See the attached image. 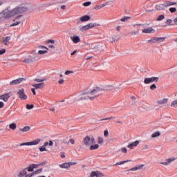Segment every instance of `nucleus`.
<instances>
[{"mask_svg": "<svg viewBox=\"0 0 177 177\" xmlns=\"http://www.w3.org/2000/svg\"><path fill=\"white\" fill-rule=\"evenodd\" d=\"M28 8L24 6H19L12 10L8 12L7 17H13V16H16L17 15H20V13H24V12H27Z\"/></svg>", "mask_w": 177, "mask_h": 177, "instance_id": "nucleus-1", "label": "nucleus"}, {"mask_svg": "<svg viewBox=\"0 0 177 177\" xmlns=\"http://www.w3.org/2000/svg\"><path fill=\"white\" fill-rule=\"evenodd\" d=\"M102 92H103V88L96 87L90 93H84L83 95H88V97H89L90 100H94L96 97H98V96L102 95Z\"/></svg>", "mask_w": 177, "mask_h": 177, "instance_id": "nucleus-2", "label": "nucleus"}, {"mask_svg": "<svg viewBox=\"0 0 177 177\" xmlns=\"http://www.w3.org/2000/svg\"><path fill=\"white\" fill-rule=\"evenodd\" d=\"M100 24H96V23H90L85 26H82L80 30L82 31V32H84V31H86L88 30H91V28H93V27H99Z\"/></svg>", "mask_w": 177, "mask_h": 177, "instance_id": "nucleus-3", "label": "nucleus"}, {"mask_svg": "<svg viewBox=\"0 0 177 177\" xmlns=\"http://www.w3.org/2000/svg\"><path fill=\"white\" fill-rule=\"evenodd\" d=\"M17 95H18L19 99H21V100H27V95H26L24 88L19 89L17 93Z\"/></svg>", "mask_w": 177, "mask_h": 177, "instance_id": "nucleus-4", "label": "nucleus"}, {"mask_svg": "<svg viewBox=\"0 0 177 177\" xmlns=\"http://www.w3.org/2000/svg\"><path fill=\"white\" fill-rule=\"evenodd\" d=\"M158 80H160V77H146L144 80V83L151 84V82H158Z\"/></svg>", "mask_w": 177, "mask_h": 177, "instance_id": "nucleus-5", "label": "nucleus"}, {"mask_svg": "<svg viewBox=\"0 0 177 177\" xmlns=\"http://www.w3.org/2000/svg\"><path fill=\"white\" fill-rule=\"evenodd\" d=\"M24 81H26V78L20 77L17 80H14L10 82V85H19V84H21Z\"/></svg>", "mask_w": 177, "mask_h": 177, "instance_id": "nucleus-6", "label": "nucleus"}, {"mask_svg": "<svg viewBox=\"0 0 177 177\" xmlns=\"http://www.w3.org/2000/svg\"><path fill=\"white\" fill-rule=\"evenodd\" d=\"M175 160H176V158H169L165 160V162H160V164H162V165H169V164H171V162H174V161H175Z\"/></svg>", "mask_w": 177, "mask_h": 177, "instance_id": "nucleus-7", "label": "nucleus"}, {"mask_svg": "<svg viewBox=\"0 0 177 177\" xmlns=\"http://www.w3.org/2000/svg\"><path fill=\"white\" fill-rule=\"evenodd\" d=\"M71 41L73 42V44H78V42H81V38H80V36L77 35H73L71 37Z\"/></svg>", "mask_w": 177, "mask_h": 177, "instance_id": "nucleus-8", "label": "nucleus"}, {"mask_svg": "<svg viewBox=\"0 0 177 177\" xmlns=\"http://www.w3.org/2000/svg\"><path fill=\"white\" fill-rule=\"evenodd\" d=\"M142 32L144 34H153L156 32V30L153 29V28L149 27V28L142 29Z\"/></svg>", "mask_w": 177, "mask_h": 177, "instance_id": "nucleus-9", "label": "nucleus"}, {"mask_svg": "<svg viewBox=\"0 0 177 177\" xmlns=\"http://www.w3.org/2000/svg\"><path fill=\"white\" fill-rule=\"evenodd\" d=\"M8 15H9V12H8L6 10H4L0 12V20L1 19H10V17H8Z\"/></svg>", "mask_w": 177, "mask_h": 177, "instance_id": "nucleus-10", "label": "nucleus"}, {"mask_svg": "<svg viewBox=\"0 0 177 177\" xmlns=\"http://www.w3.org/2000/svg\"><path fill=\"white\" fill-rule=\"evenodd\" d=\"M91 177H103L104 175L97 171H92L90 175Z\"/></svg>", "mask_w": 177, "mask_h": 177, "instance_id": "nucleus-11", "label": "nucleus"}, {"mask_svg": "<svg viewBox=\"0 0 177 177\" xmlns=\"http://www.w3.org/2000/svg\"><path fill=\"white\" fill-rule=\"evenodd\" d=\"M83 143L85 146H91V137H89V136H86L83 139Z\"/></svg>", "mask_w": 177, "mask_h": 177, "instance_id": "nucleus-12", "label": "nucleus"}, {"mask_svg": "<svg viewBox=\"0 0 177 177\" xmlns=\"http://www.w3.org/2000/svg\"><path fill=\"white\" fill-rule=\"evenodd\" d=\"M10 98V95L9 93H6L0 95V100H3V102H8Z\"/></svg>", "mask_w": 177, "mask_h": 177, "instance_id": "nucleus-13", "label": "nucleus"}, {"mask_svg": "<svg viewBox=\"0 0 177 177\" xmlns=\"http://www.w3.org/2000/svg\"><path fill=\"white\" fill-rule=\"evenodd\" d=\"M165 8H167V5L162 3L158 4L155 6L156 10H165Z\"/></svg>", "mask_w": 177, "mask_h": 177, "instance_id": "nucleus-14", "label": "nucleus"}, {"mask_svg": "<svg viewBox=\"0 0 177 177\" xmlns=\"http://www.w3.org/2000/svg\"><path fill=\"white\" fill-rule=\"evenodd\" d=\"M32 86H34L35 89H44L45 87V83L41 82L39 84H32Z\"/></svg>", "mask_w": 177, "mask_h": 177, "instance_id": "nucleus-15", "label": "nucleus"}, {"mask_svg": "<svg viewBox=\"0 0 177 177\" xmlns=\"http://www.w3.org/2000/svg\"><path fill=\"white\" fill-rule=\"evenodd\" d=\"M42 170H43L42 168L38 169L32 171V173L28 174V177H32V176H34V175H38V174H41V172H42Z\"/></svg>", "mask_w": 177, "mask_h": 177, "instance_id": "nucleus-16", "label": "nucleus"}, {"mask_svg": "<svg viewBox=\"0 0 177 177\" xmlns=\"http://www.w3.org/2000/svg\"><path fill=\"white\" fill-rule=\"evenodd\" d=\"M41 139L37 138L36 140H34L33 141L29 142V146H37V145H39Z\"/></svg>", "mask_w": 177, "mask_h": 177, "instance_id": "nucleus-17", "label": "nucleus"}, {"mask_svg": "<svg viewBox=\"0 0 177 177\" xmlns=\"http://www.w3.org/2000/svg\"><path fill=\"white\" fill-rule=\"evenodd\" d=\"M138 145H139V140H136L135 142L129 144L127 147L129 149H134V147H136V146H138Z\"/></svg>", "mask_w": 177, "mask_h": 177, "instance_id": "nucleus-18", "label": "nucleus"}, {"mask_svg": "<svg viewBox=\"0 0 177 177\" xmlns=\"http://www.w3.org/2000/svg\"><path fill=\"white\" fill-rule=\"evenodd\" d=\"M160 39H162V41H164V39H165V37H154L149 40V42L156 44V42H158V41H160Z\"/></svg>", "mask_w": 177, "mask_h": 177, "instance_id": "nucleus-19", "label": "nucleus"}, {"mask_svg": "<svg viewBox=\"0 0 177 177\" xmlns=\"http://www.w3.org/2000/svg\"><path fill=\"white\" fill-rule=\"evenodd\" d=\"M40 48H42V49H46V50H39L38 51L39 55H45L48 53V48L45 47V46H40Z\"/></svg>", "mask_w": 177, "mask_h": 177, "instance_id": "nucleus-20", "label": "nucleus"}, {"mask_svg": "<svg viewBox=\"0 0 177 177\" xmlns=\"http://www.w3.org/2000/svg\"><path fill=\"white\" fill-rule=\"evenodd\" d=\"M145 167V165H139L138 166H136L131 169H129V171H139V169H142Z\"/></svg>", "mask_w": 177, "mask_h": 177, "instance_id": "nucleus-21", "label": "nucleus"}, {"mask_svg": "<svg viewBox=\"0 0 177 177\" xmlns=\"http://www.w3.org/2000/svg\"><path fill=\"white\" fill-rule=\"evenodd\" d=\"M80 21H88V20H91V17L89 15H84L80 17Z\"/></svg>", "mask_w": 177, "mask_h": 177, "instance_id": "nucleus-22", "label": "nucleus"}, {"mask_svg": "<svg viewBox=\"0 0 177 177\" xmlns=\"http://www.w3.org/2000/svg\"><path fill=\"white\" fill-rule=\"evenodd\" d=\"M59 167L64 169H68V168H70V165L68 164V162H64V163L60 164Z\"/></svg>", "mask_w": 177, "mask_h": 177, "instance_id": "nucleus-23", "label": "nucleus"}, {"mask_svg": "<svg viewBox=\"0 0 177 177\" xmlns=\"http://www.w3.org/2000/svg\"><path fill=\"white\" fill-rule=\"evenodd\" d=\"M168 103V99L167 98H163L162 100H160L157 101L158 104H167Z\"/></svg>", "mask_w": 177, "mask_h": 177, "instance_id": "nucleus-24", "label": "nucleus"}, {"mask_svg": "<svg viewBox=\"0 0 177 177\" xmlns=\"http://www.w3.org/2000/svg\"><path fill=\"white\" fill-rule=\"evenodd\" d=\"M30 129H31V127L30 126H26L24 128L19 129V131L21 132H28V131H30Z\"/></svg>", "mask_w": 177, "mask_h": 177, "instance_id": "nucleus-25", "label": "nucleus"}, {"mask_svg": "<svg viewBox=\"0 0 177 177\" xmlns=\"http://www.w3.org/2000/svg\"><path fill=\"white\" fill-rule=\"evenodd\" d=\"M131 161H132V160H127L120 161V162H116L114 165H115V166H117V165H122L123 164H125V163H127V162H130Z\"/></svg>", "mask_w": 177, "mask_h": 177, "instance_id": "nucleus-26", "label": "nucleus"}, {"mask_svg": "<svg viewBox=\"0 0 177 177\" xmlns=\"http://www.w3.org/2000/svg\"><path fill=\"white\" fill-rule=\"evenodd\" d=\"M88 99H89V97H85V96H82L80 98H75V102H80V100H88Z\"/></svg>", "mask_w": 177, "mask_h": 177, "instance_id": "nucleus-27", "label": "nucleus"}, {"mask_svg": "<svg viewBox=\"0 0 177 177\" xmlns=\"http://www.w3.org/2000/svg\"><path fill=\"white\" fill-rule=\"evenodd\" d=\"M166 8H168L169 6H173L174 5H177V3L176 2H171V1H166Z\"/></svg>", "mask_w": 177, "mask_h": 177, "instance_id": "nucleus-28", "label": "nucleus"}, {"mask_svg": "<svg viewBox=\"0 0 177 177\" xmlns=\"http://www.w3.org/2000/svg\"><path fill=\"white\" fill-rule=\"evenodd\" d=\"M22 62H23V63H31V62H34V59L32 58L31 56H29V58L25 59Z\"/></svg>", "mask_w": 177, "mask_h": 177, "instance_id": "nucleus-29", "label": "nucleus"}, {"mask_svg": "<svg viewBox=\"0 0 177 177\" xmlns=\"http://www.w3.org/2000/svg\"><path fill=\"white\" fill-rule=\"evenodd\" d=\"M115 89L113 86H106L103 88V91H114Z\"/></svg>", "mask_w": 177, "mask_h": 177, "instance_id": "nucleus-30", "label": "nucleus"}, {"mask_svg": "<svg viewBox=\"0 0 177 177\" xmlns=\"http://www.w3.org/2000/svg\"><path fill=\"white\" fill-rule=\"evenodd\" d=\"M160 135H161V133H160V131H156L152 133L151 138H158V136H160Z\"/></svg>", "mask_w": 177, "mask_h": 177, "instance_id": "nucleus-31", "label": "nucleus"}, {"mask_svg": "<svg viewBox=\"0 0 177 177\" xmlns=\"http://www.w3.org/2000/svg\"><path fill=\"white\" fill-rule=\"evenodd\" d=\"M109 120H115V117L111 116L109 118H102V119H100V121H109Z\"/></svg>", "mask_w": 177, "mask_h": 177, "instance_id": "nucleus-32", "label": "nucleus"}, {"mask_svg": "<svg viewBox=\"0 0 177 177\" xmlns=\"http://www.w3.org/2000/svg\"><path fill=\"white\" fill-rule=\"evenodd\" d=\"M97 149H99V145L97 144L90 146V150H97Z\"/></svg>", "mask_w": 177, "mask_h": 177, "instance_id": "nucleus-33", "label": "nucleus"}, {"mask_svg": "<svg viewBox=\"0 0 177 177\" xmlns=\"http://www.w3.org/2000/svg\"><path fill=\"white\" fill-rule=\"evenodd\" d=\"M9 128H10V129H12V131H15V129L17 128V126L16 125V123H12L9 125Z\"/></svg>", "mask_w": 177, "mask_h": 177, "instance_id": "nucleus-34", "label": "nucleus"}, {"mask_svg": "<svg viewBox=\"0 0 177 177\" xmlns=\"http://www.w3.org/2000/svg\"><path fill=\"white\" fill-rule=\"evenodd\" d=\"M9 41H10V36L2 38V42H9Z\"/></svg>", "mask_w": 177, "mask_h": 177, "instance_id": "nucleus-35", "label": "nucleus"}, {"mask_svg": "<svg viewBox=\"0 0 177 177\" xmlns=\"http://www.w3.org/2000/svg\"><path fill=\"white\" fill-rule=\"evenodd\" d=\"M27 168V171H28V172H34V167L32 166V165H29Z\"/></svg>", "mask_w": 177, "mask_h": 177, "instance_id": "nucleus-36", "label": "nucleus"}, {"mask_svg": "<svg viewBox=\"0 0 177 177\" xmlns=\"http://www.w3.org/2000/svg\"><path fill=\"white\" fill-rule=\"evenodd\" d=\"M164 19H165V17L164 16V15H161L156 18V20L157 21H161V20H164Z\"/></svg>", "mask_w": 177, "mask_h": 177, "instance_id": "nucleus-37", "label": "nucleus"}, {"mask_svg": "<svg viewBox=\"0 0 177 177\" xmlns=\"http://www.w3.org/2000/svg\"><path fill=\"white\" fill-rule=\"evenodd\" d=\"M171 107H174V109H176V107H177V100H175L171 102Z\"/></svg>", "mask_w": 177, "mask_h": 177, "instance_id": "nucleus-38", "label": "nucleus"}, {"mask_svg": "<svg viewBox=\"0 0 177 177\" xmlns=\"http://www.w3.org/2000/svg\"><path fill=\"white\" fill-rule=\"evenodd\" d=\"M34 81H35V82H44V81H46V79H45V78H44V79L35 78V79H34Z\"/></svg>", "mask_w": 177, "mask_h": 177, "instance_id": "nucleus-39", "label": "nucleus"}, {"mask_svg": "<svg viewBox=\"0 0 177 177\" xmlns=\"http://www.w3.org/2000/svg\"><path fill=\"white\" fill-rule=\"evenodd\" d=\"M104 140L102 137H98V144L103 145Z\"/></svg>", "mask_w": 177, "mask_h": 177, "instance_id": "nucleus-40", "label": "nucleus"}, {"mask_svg": "<svg viewBox=\"0 0 177 177\" xmlns=\"http://www.w3.org/2000/svg\"><path fill=\"white\" fill-rule=\"evenodd\" d=\"M20 23H21L20 21H17L16 22L12 24L10 27H15L16 26H19V24H20Z\"/></svg>", "mask_w": 177, "mask_h": 177, "instance_id": "nucleus-41", "label": "nucleus"}, {"mask_svg": "<svg viewBox=\"0 0 177 177\" xmlns=\"http://www.w3.org/2000/svg\"><path fill=\"white\" fill-rule=\"evenodd\" d=\"M42 165V163L40 164H32V166L33 167V169H37L38 167Z\"/></svg>", "mask_w": 177, "mask_h": 177, "instance_id": "nucleus-42", "label": "nucleus"}, {"mask_svg": "<svg viewBox=\"0 0 177 177\" xmlns=\"http://www.w3.org/2000/svg\"><path fill=\"white\" fill-rule=\"evenodd\" d=\"M151 91H156L157 89V86H156V84H153L150 86Z\"/></svg>", "mask_w": 177, "mask_h": 177, "instance_id": "nucleus-43", "label": "nucleus"}, {"mask_svg": "<svg viewBox=\"0 0 177 177\" xmlns=\"http://www.w3.org/2000/svg\"><path fill=\"white\" fill-rule=\"evenodd\" d=\"M131 19V17H124V18L120 19V21H127V20H129Z\"/></svg>", "mask_w": 177, "mask_h": 177, "instance_id": "nucleus-44", "label": "nucleus"}, {"mask_svg": "<svg viewBox=\"0 0 177 177\" xmlns=\"http://www.w3.org/2000/svg\"><path fill=\"white\" fill-rule=\"evenodd\" d=\"M39 151H46V147L43 145L42 147H39Z\"/></svg>", "mask_w": 177, "mask_h": 177, "instance_id": "nucleus-45", "label": "nucleus"}, {"mask_svg": "<svg viewBox=\"0 0 177 177\" xmlns=\"http://www.w3.org/2000/svg\"><path fill=\"white\" fill-rule=\"evenodd\" d=\"M26 109L28 110H31V109H34V104H26Z\"/></svg>", "mask_w": 177, "mask_h": 177, "instance_id": "nucleus-46", "label": "nucleus"}, {"mask_svg": "<svg viewBox=\"0 0 177 177\" xmlns=\"http://www.w3.org/2000/svg\"><path fill=\"white\" fill-rule=\"evenodd\" d=\"M171 23H172V20L171 19H167L166 24L168 26H174V24H171Z\"/></svg>", "mask_w": 177, "mask_h": 177, "instance_id": "nucleus-47", "label": "nucleus"}, {"mask_svg": "<svg viewBox=\"0 0 177 177\" xmlns=\"http://www.w3.org/2000/svg\"><path fill=\"white\" fill-rule=\"evenodd\" d=\"M169 12H170L171 13H175V12H176V8H174V7L170 8L169 9Z\"/></svg>", "mask_w": 177, "mask_h": 177, "instance_id": "nucleus-48", "label": "nucleus"}, {"mask_svg": "<svg viewBox=\"0 0 177 177\" xmlns=\"http://www.w3.org/2000/svg\"><path fill=\"white\" fill-rule=\"evenodd\" d=\"M104 136L105 138H109V130H104Z\"/></svg>", "mask_w": 177, "mask_h": 177, "instance_id": "nucleus-49", "label": "nucleus"}, {"mask_svg": "<svg viewBox=\"0 0 177 177\" xmlns=\"http://www.w3.org/2000/svg\"><path fill=\"white\" fill-rule=\"evenodd\" d=\"M107 5H109V1H106L104 3H102V4L100 5V6L102 9V8H104V6H107Z\"/></svg>", "mask_w": 177, "mask_h": 177, "instance_id": "nucleus-50", "label": "nucleus"}, {"mask_svg": "<svg viewBox=\"0 0 177 177\" xmlns=\"http://www.w3.org/2000/svg\"><path fill=\"white\" fill-rule=\"evenodd\" d=\"M131 35H138V34H139L138 31H131L130 32Z\"/></svg>", "mask_w": 177, "mask_h": 177, "instance_id": "nucleus-51", "label": "nucleus"}, {"mask_svg": "<svg viewBox=\"0 0 177 177\" xmlns=\"http://www.w3.org/2000/svg\"><path fill=\"white\" fill-rule=\"evenodd\" d=\"M74 72L73 71H65V75H68L70 74H73Z\"/></svg>", "mask_w": 177, "mask_h": 177, "instance_id": "nucleus-52", "label": "nucleus"}, {"mask_svg": "<svg viewBox=\"0 0 177 177\" xmlns=\"http://www.w3.org/2000/svg\"><path fill=\"white\" fill-rule=\"evenodd\" d=\"M92 3L91 1H86L84 3V6H89Z\"/></svg>", "mask_w": 177, "mask_h": 177, "instance_id": "nucleus-53", "label": "nucleus"}, {"mask_svg": "<svg viewBox=\"0 0 177 177\" xmlns=\"http://www.w3.org/2000/svg\"><path fill=\"white\" fill-rule=\"evenodd\" d=\"M93 49H96V50H100V45L95 46Z\"/></svg>", "mask_w": 177, "mask_h": 177, "instance_id": "nucleus-54", "label": "nucleus"}, {"mask_svg": "<svg viewBox=\"0 0 177 177\" xmlns=\"http://www.w3.org/2000/svg\"><path fill=\"white\" fill-rule=\"evenodd\" d=\"M19 146H30L29 142H23L19 145Z\"/></svg>", "mask_w": 177, "mask_h": 177, "instance_id": "nucleus-55", "label": "nucleus"}, {"mask_svg": "<svg viewBox=\"0 0 177 177\" xmlns=\"http://www.w3.org/2000/svg\"><path fill=\"white\" fill-rule=\"evenodd\" d=\"M90 142L91 145H93V143H95V138L92 137L91 138H90Z\"/></svg>", "mask_w": 177, "mask_h": 177, "instance_id": "nucleus-56", "label": "nucleus"}, {"mask_svg": "<svg viewBox=\"0 0 177 177\" xmlns=\"http://www.w3.org/2000/svg\"><path fill=\"white\" fill-rule=\"evenodd\" d=\"M68 163L69 164V167H71L72 165H77V162H68Z\"/></svg>", "mask_w": 177, "mask_h": 177, "instance_id": "nucleus-57", "label": "nucleus"}, {"mask_svg": "<svg viewBox=\"0 0 177 177\" xmlns=\"http://www.w3.org/2000/svg\"><path fill=\"white\" fill-rule=\"evenodd\" d=\"M5 52H6V50L5 48L0 50V55H3Z\"/></svg>", "mask_w": 177, "mask_h": 177, "instance_id": "nucleus-58", "label": "nucleus"}, {"mask_svg": "<svg viewBox=\"0 0 177 177\" xmlns=\"http://www.w3.org/2000/svg\"><path fill=\"white\" fill-rule=\"evenodd\" d=\"M59 85H62V84H64V80L63 79H60L59 81H58Z\"/></svg>", "mask_w": 177, "mask_h": 177, "instance_id": "nucleus-59", "label": "nucleus"}, {"mask_svg": "<svg viewBox=\"0 0 177 177\" xmlns=\"http://www.w3.org/2000/svg\"><path fill=\"white\" fill-rule=\"evenodd\" d=\"M5 107V104L0 101V109H3Z\"/></svg>", "mask_w": 177, "mask_h": 177, "instance_id": "nucleus-60", "label": "nucleus"}, {"mask_svg": "<svg viewBox=\"0 0 177 177\" xmlns=\"http://www.w3.org/2000/svg\"><path fill=\"white\" fill-rule=\"evenodd\" d=\"M69 142L71 143V145H74V143H75V140L73 138H71Z\"/></svg>", "mask_w": 177, "mask_h": 177, "instance_id": "nucleus-61", "label": "nucleus"}, {"mask_svg": "<svg viewBox=\"0 0 177 177\" xmlns=\"http://www.w3.org/2000/svg\"><path fill=\"white\" fill-rule=\"evenodd\" d=\"M121 151H122V153H127V148L123 147V148L121 149Z\"/></svg>", "mask_w": 177, "mask_h": 177, "instance_id": "nucleus-62", "label": "nucleus"}, {"mask_svg": "<svg viewBox=\"0 0 177 177\" xmlns=\"http://www.w3.org/2000/svg\"><path fill=\"white\" fill-rule=\"evenodd\" d=\"M48 43L55 44V40H53V39H49V40H48Z\"/></svg>", "mask_w": 177, "mask_h": 177, "instance_id": "nucleus-63", "label": "nucleus"}, {"mask_svg": "<svg viewBox=\"0 0 177 177\" xmlns=\"http://www.w3.org/2000/svg\"><path fill=\"white\" fill-rule=\"evenodd\" d=\"M174 26L177 25V17L174 19Z\"/></svg>", "mask_w": 177, "mask_h": 177, "instance_id": "nucleus-64", "label": "nucleus"}]
</instances>
